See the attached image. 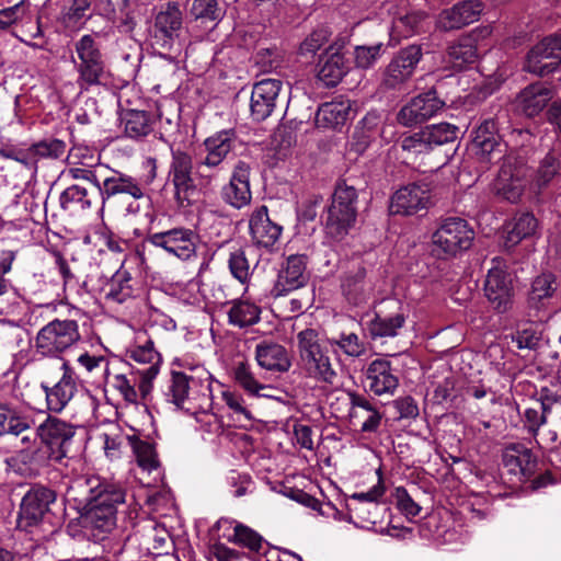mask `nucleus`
<instances>
[{
  "mask_svg": "<svg viewBox=\"0 0 561 561\" xmlns=\"http://www.w3.org/2000/svg\"><path fill=\"white\" fill-rule=\"evenodd\" d=\"M357 191L345 183H339L332 195L324 218V232L328 238L341 242L355 226L357 218Z\"/></svg>",
  "mask_w": 561,
  "mask_h": 561,
  "instance_id": "nucleus-1",
  "label": "nucleus"
},
{
  "mask_svg": "<svg viewBox=\"0 0 561 561\" xmlns=\"http://www.w3.org/2000/svg\"><path fill=\"white\" fill-rule=\"evenodd\" d=\"M42 446L32 451V462L43 466L49 461H60L68 451L75 436V427L57 417H47L36 430Z\"/></svg>",
  "mask_w": 561,
  "mask_h": 561,
  "instance_id": "nucleus-2",
  "label": "nucleus"
},
{
  "mask_svg": "<svg viewBox=\"0 0 561 561\" xmlns=\"http://www.w3.org/2000/svg\"><path fill=\"white\" fill-rule=\"evenodd\" d=\"M99 33L84 34L75 43V50L79 62H76L78 72L77 83L81 90L99 85L106 77V60L98 41Z\"/></svg>",
  "mask_w": 561,
  "mask_h": 561,
  "instance_id": "nucleus-3",
  "label": "nucleus"
},
{
  "mask_svg": "<svg viewBox=\"0 0 561 561\" xmlns=\"http://www.w3.org/2000/svg\"><path fill=\"white\" fill-rule=\"evenodd\" d=\"M474 240V230L460 217H448L432 234V252L438 259H448L469 250Z\"/></svg>",
  "mask_w": 561,
  "mask_h": 561,
  "instance_id": "nucleus-4",
  "label": "nucleus"
},
{
  "mask_svg": "<svg viewBox=\"0 0 561 561\" xmlns=\"http://www.w3.org/2000/svg\"><path fill=\"white\" fill-rule=\"evenodd\" d=\"M470 149L480 163L491 164L504 159L505 142L497 119L481 118L470 131Z\"/></svg>",
  "mask_w": 561,
  "mask_h": 561,
  "instance_id": "nucleus-5",
  "label": "nucleus"
},
{
  "mask_svg": "<svg viewBox=\"0 0 561 561\" xmlns=\"http://www.w3.org/2000/svg\"><path fill=\"white\" fill-rule=\"evenodd\" d=\"M530 176L531 168L523 157L506 156L495 183L497 195L512 204L518 203L527 184H530Z\"/></svg>",
  "mask_w": 561,
  "mask_h": 561,
  "instance_id": "nucleus-6",
  "label": "nucleus"
},
{
  "mask_svg": "<svg viewBox=\"0 0 561 561\" xmlns=\"http://www.w3.org/2000/svg\"><path fill=\"white\" fill-rule=\"evenodd\" d=\"M194 168L193 158L187 151L171 148L168 181L173 185L174 199L179 207L191 206L197 192Z\"/></svg>",
  "mask_w": 561,
  "mask_h": 561,
  "instance_id": "nucleus-7",
  "label": "nucleus"
},
{
  "mask_svg": "<svg viewBox=\"0 0 561 561\" xmlns=\"http://www.w3.org/2000/svg\"><path fill=\"white\" fill-rule=\"evenodd\" d=\"M199 242L198 233L190 228L175 227L161 232L149 231L142 241L141 248L146 244L163 249L170 255L182 261H188L196 256L197 244Z\"/></svg>",
  "mask_w": 561,
  "mask_h": 561,
  "instance_id": "nucleus-8",
  "label": "nucleus"
},
{
  "mask_svg": "<svg viewBox=\"0 0 561 561\" xmlns=\"http://www.w3.org/2000/svg\"><path fill=\"white\" fill-rule=\"evenodd\" d=\"M558 287L557 276L551 272H543L531 280L526 299L529 319L534 322L545 323L551 318Z\"/></svg>",
  "mask_w": 561,
  "mask_h": 561,
  "instance_id": "nucleus-9",
  "label": "nucleus"
},
{
  "mask_svg": "<svg viewBox=\"0 0 561 561\" xmlns=\"http://www.w3.org/2000/svg\"><path fill=\"white\" fill-rule=\"evenodd\" d=\"M183 30V11L178 1H168L157 8L151 28L152 46L171 51Z\"/></svg>",
  "mask_w": 561,
  "mask_h": 561,
  "instance_id": "nucleus-10",
  "label": "nucleus"
},
{
  "mask_svg": "<svg viewBox=\"0 0 561 561\" xmlns=\"http://www.w3.org/2000/svg\"><path fill=\"white\" fill-rule=\"evenodd\" d=\"M125 502V492L117 486L98 492L96 501L87 507L83 520L87 527L108 533L116 525L117 505Z\"/></svg>",
  "mask_w": 561,
  "mask_h": 561,
  "instance_id": "nucleus-11",
  "label": "nucleus"
},
{
  "mask_svg": "<svg viewBox=\"0 0 561 561\" xmlns=\"http://www.w3.org/2000/svg\"><path fill=\"white\" fill-rule=\"evenodd\" d=\"M561 65V35L550 34L527 53L523 69L540 78L556 72Z\"/></svg>",
  "mask_w": 561,
  "mask_h": 561,
  "instance_id": "nucleus-12",
  "label": "nucleus"
},
{
  "mask_svg": "<svg viewBox=\"0 0 561 561\" xmlns=\"http://www.w3.org/2000/svg\"><path fill=\"white\" fill-rule=\"evenodd\" d=\"M423 57L420 45L401 48L382 71L381 87L385 90H401L411 79Z\"/></svg>",
  "mask_w": 561,
  "mask_h": 561,
  "instance_id": "nucleus-13",
  "label": "nucleus"
},
{
  "mask_svg": "<svg viewBox=\"0 0 561 561\" xmlns=\"http://www.w3.org/2000/svg\"><path fill=\"white\" fill-rule=\"evenodd\" d=\"M446 106L436 87H432L413 96L397 114L399 124L412 127L435 116Z\"/></svg>",
  "mask_w": 561,
  "mask_h": 561,
  "instance_id": "nucleus-14",
  "label": "nucleus"
},
{
  "mask_svg": "<svg viewBox=\"0 0 561 561\" xmlns=\"http://www.w3.org/2000/svg\"><path fill=\"white\" fill-rule=\"evenodd\" d=\"M352 69V56L343 47L329 46L316 66L317 78L325 88L336 87Z\"/></svg>",
  "mask_w": 561,
  "mask_h": 561,
  "instance_id": "nucleus-15",
  "label": "nucleus"
},
{
  "mask_svg": "<svg viewBox=\"0 0 561 561\" xmlns=\"http://www.w3.org/2000/svg\"><path fill=\"white\" fill-rule=\"evenodd\" d=\"M483 290L496 313H505L512 309L515 290L513 278L506 271L500 267L489 270Z\"/></svg>",
  "mask_w": 561,
  "mask_h": 561,
  "instance_id": "nucleus-16",
  "label": "nucleus"
},
{
  "mask_svg": "<svg viewBox=\"0 0 561 561\" xmlns=\"http://www.w3.org/2000/svg\"><path fill=\"white\" fill-rule=\"evenodd\" d=\"M431 188L425 182H414L399 188L391 197L389 210L393 215L412 216L427 209Z\"/></svg>",
  "mask_w": 561,
  "mask_h": 561,
  "instance_id": "nucleus-17",
  "label": "nucleus"
},
{
  "mask_svg": "<svg viewBox=\"0 0 561 561\" xmlns=\"http://www.w3.org/2000/svg\"><path fill=\"white\" fill-rule=\"evenodd\" d=\"M56 501V493L45 486L32 488L22 499L18 526L26 529L37 525Z\"/></svg>",
  "mask_w": 561,
  "mask_h": 561,
  "instance_id": "nucleus-18",
  "label": "nucleus"
},
{
  "mask_svg": "<svg viewBox=\"0 0 561 561\" xmlns=\"http://www.w3.org/2000/svg\"><path fill=\"white\" fill-rule=\"evenodd\" d=\"M250 174L251 165L247 161L234 163L229 182L220 191V197L227 205L241 209L251 203Z\"/></svg>",
  "mask_w": 561,
  "mask_h": 561,
  "instance_id": "nucleus-19",
  "label": "nucleus"
},
{
  "mask_svg": "<svg viewBox=\"0 0 561 561\" xmlns=\"http://www.w3.org/2000/svg\"><path fill=\"white\" fill-rule=\"evenodd\" d=\"M79 339L78 324L73 320H54L37 334L38 348L66 351Z\"/></svg>",
  "mask_w": 561,
  "mask_h": 561,
  "instance_id": "nucleus-20",
  "label": "nucleus"
},
{
  "mask_svg": "<svg viewBox=\"0 0 561 561\" xmlns=\"http://www.w3.org/2000/svg\"><path fill=\"white\" fill-rule=\"evenodd\" d=\"M282 87L278 79H263L254 83L250 98V114L254 122L261 123L272 115Z\"/></svg>",
  "mask_w": 561,
  "mask_h": 561,
  "instance_id": "nucleus-21",
  "label": "nucleus"
},
{
  "mask_svg": "<svg viewBox=\"0 0 561 561\" xmlns=\"http://www.w3.org/2000/svg\"><path fill=\"white\" fill-rule=\"evenodd\" d=\"M249 232L256 248L271 250L279 240L283 226L271 219L266 205H261L250 215Z\"/></svg>",
  "mask_w": 561,
  "mask_h": 561,
  "instance_id": "nucleus-22",
  "label": "nucleus"
},
{
  "mask_svg": "<svg viewBox=\"0 0 561 561\" xmlns=\"http://www.w3.org/2000/svg\"><path fill=\"white\" fill-rule=\"evenodd\" d=\"M103 191L100 196L102 208L106 203L114 201L116 197L126 195L134 199H140L145 193L140 182L124 172L111 170L110 174L104 178Z\"/></svg>",
  "mask_w": 561,
  "mask_h": 561,
  "instance_id": "nucleus-23",
  "label": "nucleus"
},
{
  "mask_svg": "<svg viewBox=\"0 0 561 561\" xmlns=\"http://www.w3.org/2000/svg\"><path fill=\"white\" fill-rule=\"evenodd\" d=\"M168 397L178 408L192 412L199 397L198 380L183 371H172Z\"/></svg>",
  "mask_w": 561,
  "mask_h": 561,
  "instance_id": "nucleus-24",
  "label": "nucleus"
},
{
  "mask_svg": "<svg viewBox=\"0 0 561 561\" xmlns=\"http://www.w3.org/2000/svg\"><path fill=\"white\" fill-rule=\"evenodd\" d=\"M353 118V110L350 100H333L322 103L316 113L318 128H330L342 131V128Z\"/></svg>",
  "mask_w": 561,
  "mask_h": 561,
  "instance_id": "nucleus-25",
  "label": "nucleus"
},
{
  "mask_svg": "<svg viewBox=\"0 0 561 561\" xmlns=\"http://www.w3.org/2000/svg\"><path fill=\"white\" fill-rule=\"evenodd\" d=\"M538 219L531 211H517L503 226L504 247L514 249L523 240L531 238L538 229Z\"/></svg>",
  "mask_w": 561,
  "mask_h": 561,
  "instance_id": "nucleus-26",
  "label": "nucleus"
},
{
  "mask_svg": "<svg viewBox=\"0 0 561 561\" xmlns=\"http://www.w3.org/2000/svg\"><path fill=\"white\" fill-rule=\"evenodd\" d=\"M483 9L480 0H462L440 14L439 23L446 31L458 30L478 21Z\"/></svg>",
  "mask_w": 561,
  "mask_h": 561,
  "instance_id": "nucleus-27",
  "label": "nucleus"
},
{
  "mask_svg": "<svg viewBox=\"0 0 561 561\" xmlns=\"http://www.w3.org/2000/svg\"><path fill=\"white\" fill-rule=\"evenodd\" d=\"M306 257L304 255H290L286 265L279 271L273 291L275 296H283L296 290L307 283Z\"/></svg>",
  "mask_w": 561,
  "mask_h": 561,
  "instance_id": "nucleus-28",
  "label": "nucleus"
},
{
  "mask_svg": "<svg viewBox=\"0 0 561 561\" xmlns=\"http://www.w3.org/2000/svg\"><path fill=\"white\" fill-rule=\"evenodd\" d=\"M350 417L363 433H376L381 424L382 414L364 396L351 393Z\"/></svg>",
  "mask_w": 561,
  "mask_h": 561,
  "instance_id": "nucleus-29",
  "label": "nucleus"
},
{
  "mask_svg": "<svg viewBox=\"0 0 561 561\" xmlns=\"http://www.w3.org/2000/svg\"><path fill=\"white\" fill-rule=\"evenodd\" d=\"M234 129H224L204 140L206 156L203 158L208 167H222L225 160L234 148Z\"/></svg>",
  "mask_w": 561,
  "mask_h": 561,
  "instance_id": "nucleus-30",
  "label": "nucleus"
},
{
  "mask_svg": "<svg viewBox=\"0 0 561 561\" xmlns=\"http://www.w3.org/2000/svg\"><path fill=\"white\" fill-rule=\"evenodd\" d=\"M560 176L561 151L551 149L539 161L537 169L535 171L531 170L530 186L539 194Z\"/></svg>",
  "mask_w": 561,
  "mask_h": 561,
  "instance_id": "nucleus-31",
  "label": "nucleus"
},
{
  "mask_svg": "<svg viewBox=\"0 0 561 561\" xmlns=\"http://www.w3.org/2000/svg\"><path fill=\"white\" fill-rule=\"evenodd\" d=\"M382 114L378 111L368 112L356 125L353 133V148L363 153L381 134Z\"/></svg>",
  "mask_w": 561,
  "mask_h": 561,
  "instance_id": "nucleus-32",
  "label": "nucleus"
},
{
  "mask_svg": "<svg viewBox=\"0 0 561 561\" xmlns=\"http://www.w3.org/2000/svg\"><path fill=\"white\" fill-rule=\"evenodd\" d=\"M136 285L137 280L122 266L106 284L105 299L117 304L135 299L139 291Z\"/></svg>",
  "mask_w": 561,
  "mask_h": 561,
  "instance_id": "nucleus-33",
  "label": "nucleus"
},
{
  "mask_svg": "<svg viewBox=\"0 0 561 561\" xmlns=\"http://www.w3.org/2000/svg\"><path fill=\"white\" fill-rule=\"evenodd\" d=\"M478 60L476 39L471 36H461L451 43L446 50V61L455 71H461Z\"/></svg>",
  "mask_w": 561,
  "mask_h": 561,
  "instance_id": "nucleus-34",
  "label": "nucleus"
},
{
  "mask_svg": "<svg viewBox=\"0 0 561 561\" xmlns=\"http://www.w3.org/2000/svg\"><path fill=\"white\" fill-rule=\"evenodd\" d=\"M367 380L370 391L376 396L392 394L398 387V378L391 373L389 362L374 360L367 369Z\"/></svg>",
  "mask_w": 561,
  "mask_h": 561,
  "instance_id": "nucleus-35",
  "label": "nucleus"
},
{
  "mask_svg": "<svg viewBox=\"0 0 561 561\" xmlns=\"http://www.w3.org/2000/svg\"><path fill=\"white\" fill-rule=\"evenodd\" d=\"M45 392L47 408L51 412H61L77 392V385L72 376L65 373L53 387L42 385Z\"/></svg>",
  "mask_w": 561,
  "mask_h": 561,
  "instance_id": "nucleus-36",
  "label": "nucleus"
},
{
  "mask_svg": "<svg viewBox=\"0 0 561 561\" xmlns=\"http://www.w3.org/2000/svg\"><path fill=\"white\" fill-rule=\"evenodd\" d=\"M98 201L96 196L80 184L66 187L59 195L60 208L72 215L90 210Z\"/></svg>",
  "mask_w": 561,
  "mask_h": 561,
  "instance_id": "nucleus-37",
  "label": "nucleus"
},
{
  "mask_svg": "<svg viewBox=\"0 0 561 561\" xmlns=\"http://www.w3.org/2000/svg\"><path fill=\"white\" fill-rule=\"evenodd\" d=\"M140 546L142 550L150 554L161 556L168 553L172 542L164 526L156 522H149L142 527Z\"/></svg>",
  "mask_w": 561,
  "mask_h": 561,
  "instance_id": "nucleus-38",
  "label": "nucleus"
},
{
  "mask_svg": "<svg viewBox=\"0 0 561 561\" xmlns=\"http://www.w3.org/2000/svg\"><path fill=\"white\" fill-rule=\"evenodd\" d=\"M226 12V2L220 4L218 0H193L188 10L192 20L211 28L224 20Z\"/></svg>",
  "mask_w": 561,
  "mask_h": 561,
  "instance_id": "nucleus-39",
  "label": "nucleus"
},
{
  "mask_svg": "<svg viewBox=\"0 0 561 561\" xmlns=\"http://www.w3.org/2000/svg\"><path fill=\"white\" fill-rule=\"evenodd\" d=\"M550 99V89L541 83L527 85L518 95L519 105L523 112L529 117L538 115L548 105Z\"/></svg>",
  "mask_w": 561,
  "mask_h": 561,
  "instance_id": "nucleus-40",
  "label": "nucleus"
},
{
  "mask_svg": "<svg viewBox=\"0 0 561 561\" xmlns=\"http://www.w3.org/2000/svg\"><path fill=\"white\" fill-rule=\"evenodd\" d=\"M113 486L104 484L99 477H80L73 480L68 488V496L88 507L96 501L98 492Z\"/></svg>",
  "mask_w": 561,
  "mask_h": 561,
  "instance_id": "nucleus-41",
  "label": "nucleus"
},
{
  "mask_svg": "<svg viewBox=\"0 0 561 561\" xmlns=\"http://www.w3.org/2000/svg\"><path fill=\"white\" fill-rule=\"evenodd\" d=\"M366 268L358 265L355 270L348 271L342 279V293L347 301L359 306L366 300Z\"/></svg>",
  "mask_w": 561,
  "mask_h": 561,
  "instance_id": "nucleus-42",
  "label": "nucleus"
},
{
  "mask_svg": "<svg viewBox=\"0 0 561 561\" xmlns=\"http://www.w3.org/2000/svg\"><path fill=\"white\" fill-rule=\"evenodd\" d=\"M122 122L125 126V134L129 138H142L153 130L154 121L151 113L147 111L127 110Z\"/></svg>",
  "mask_w": 561,
  "mask_h": 561,
  "instance_id": "nucleus-43",
  "label": "nucleus"
},
{
  "mask_svg": "<svg viewBox=\"0 0 561 561\" xmlns=\"http://www.w3.org/2000/svg\"><path fill=\"white\" fill-rule=\"evenodd\" d=\"M525 328L517 330L512 334V340L517 343L518 348H528L529 351H541L549 346V341L543 336V331L540 328L542 323L534 322Z\"/></svg>",
  "mask_w": 561,
  "mask_h": 561,
  "instance_id": "nucleus-44",
  "label": "nucleus"
},
{
  "mask_svg": "<svg viewBox=\"0 0 561 561\" xmlns=\"http://www.w3.org/2000/svg\"><path fill=\"white\" fill-rule=\"evenodd\" d=\"M128 443L134 451L139 468L148 474H160V462L154 447L148 443L135 437H127Z\"/></svg>",
  "mask_w": 561,
  "mask_h": 561,
  "instance_id": "nucleus-45",
  "label": "nucleus"
},
{
  "mask_svg": "<svg viewBox=\"0 0 561 561\" xmlns=\"http://www.w3.org/2000/svg\"><path fill=\"white\" fill-rule=\"evenodd\" d=\"M431 150L440 146H454L460 139V128L447 122L425 126Z\"/></svg>",
  "mask_w": 561,
  "mask_h": 561,
  "instance_id": "nucleus-46",
  "label": "nucleus"
},
{
  "mask_svg": "<svg viewBox=\"0 0 561 561\" xmlns=\"http://www.w3.org/2000/svg\"><path fill=\"white\" fill-rule=\"evenodd\" d=\"M260 308L248 300H234L228 311L229 323L244 328L252 325L260 320Z\"/></svg>",
  "mask_w": 561,
  "mask_h": 561,
  "instance_id": "nucleus-47",
  "label": "nucleus"
},
{
  "mask_svg": "<svg viewBox=\"0 0 561 561\" xmlns=\"http://www.w3.org/2000/svg\"><path fill=\"white\" fill-rule=\"evenodd\" d=\"M302 359L310 376L325 382H333L336 374L325 353H306Z\"/></svg>",
  "mask_w": 561,
  "mask_h": 561,
  "instance_id": "nucleus-48",
  "label": "nucleus"
},
{
  "mask_svg": "<svg viewBox=\"0 0 561 561\" xmlns=\"http://www.w3.org/2000/svg\"><path fill=\"white\" fill-rule=\"evenodd\" d=\"M504 462L513 471L518 469L525 477L530 476L536 466L531 450L523 446L507 448L504 454Z\"/></svg>",
  "mask_w": 561,
  "mask_h": 561,
  "instance_id": "nucleus-49",
  "label": "nucleus"
},
{
  "mask_svg": "<svg viewBox=\"0 0 561 561\" xmlns=\"http://www.w3.org/2000/svg\"><path fill=\"white\" fill-rule=\"evenodd\" d=\"M94 0H71L62 9V23L66 26H82L93 16Z\"/></svg>",
  "mask_w": 561,
  "mask_h": 561,
  "instance_id": "nucleus-50",
  "label": "nucleus"
},
{
  "mask_svg": "<svg viewBox=\"0 0 561 561\" xmlns=\"http://www.w3.org/2000/svg\"><path fill=\"white\" fill-rule=\"evenodd\" d=\"M30 426L28 419L20 415L7 404L0 403V435L13 434L18 436Z\"/></svg>",
  "mask_w": 561,
  "mask_h": 561,
  "instance_id": "nucleus-51",
  "label": "nucleus"
},
{
  "mask_svg": "<svg viewBox=\"0 0 561 561\" xmlns=\"http://www.w3.org/2000/svg\"><path fill=\"white\" fill-rule=\"evenodd\" d=\"M425 18V13L421 11H412L403 15L396 16L392 21L391 34H396L398 37L408 38L419 32Z\"/></svg>",
  "mask_w": 561,
  "mask_h": 561,
  "instance_id": "nucleus-52",
  "label": "nucleus"
},
{
  "mask_svg": "<svg viewBox=\"0 0 561 561\" xmlns=\"http://www.w3.org/2000/svg\"><path fill=\"white\" fill-rule=\"evenodd\" d=\"M405 323V314L397 312L393 316L381 317L376 314L375 319L370 322V333L373 336H396L398 330Z\"/></svg>",
  "mask_w": 561,
  "mask_h": 561,
  "instance_id": "nucleus-53",
  "label": "nucleus"
},
{
  "mask_svg": "<svg viewBox=\"0 0 561 561\" xmlns=\"http://www.w3.org/2000/svg\"><path fill=\"white\" fill-rule=\"evenodd\" d=\"M385 53V44L382 42L373 45H357L352 54L355 66L359 69H369L381 58Z\"/></svg>",
  "mask_w": 561,
  "mask_h": 561,
  "instance_id": "nucleus-54",
  "label": "nucleus"
},
{
  "mask_svg": "<svg viewBox=\"0 0 561 561\" xmlns=\"http://www.w3.org/2000/svg\"><path fill=\"white\" fill-rule=\"evenodd\" d=\"M232 376L234 381L249 394L257 396L264 386L260 383L250 370L247 363L240 360L232 367Z\"/></svg>",
  "mask_w": 561,
  "mask_h": 561,
  "instance_id": "nucleus-55",
  "label": "nucleus"
},
{
  "mask_svg": "<svg viewBox=\"0 0 561 561\" xmlns=\"http://www.w3.org/2000/svg\"><path fill=\"white\" fill-rule=\"evenodd\" d=\"M37 162L42 159H60L66 152V142L58 138H47L32 144Z\"/></svg>",
  "mask_w": 561,
  "mask_h": 561,
  "instance_id": "nucleus-56",
  "label": "nucleus"
},
{
  "mask_svg": "<svg viewBox=\"0 0 561 561\" xmlns=\"http://www.w3.org/2000/svg\"><path fill=\"white\" fill-rule=\"evenodd\" d=\"M259 366L266 371L284 373L291 366V359L288 353H256Z\"/></svg>",
  "mask_w": 561,
  "mask_h": 561,
  "instance_id": "nucleus-57",
  "label": "nucleus"
},
{
  "mask_svg": "<svg viewBox=\"0 0 561 561\" xmlns=\"http://www.w3.org/2000/svg\"><path fill=\"white\" fill-rule=\"evenodd\" d=\"M228 267L231 275L241 284H245L250 276V264L245 251L241 248L230 252Z\"/></svg>",
  "mask_w": 561,
  "mask_h": 561,
  "instance_id": "nucleus-58",
  "label": "nucleus"
},
{
  "mask_svg": "<svg viewBox=\"0 0 561 561\" xmlns=\"http://www.w3.org/2000/svg\"><path fill=\"white\" fill-rule=\"evenodd\" d=\"M400 146L403 151L413 154H425L432 151L425 127L411 135L402 136Z\"/></svg>",
  "mask_w": 561,
  "mask_h": 561,
  "instance_id": "nucleus-59",
  "label": "nucleus"
},
{
  "mask_svg": "<svg viewBox=\"0 0 561 561\" xmlns=\"http://www.w3.org/2000/svg\"><path fill=\"white\" fill-rule=\"evenodd\" d=\"M330 35L328 27L313 30L300 44L299 55H314L329 41Z\"/></svg>",
  "mask_w": 561,
  "mask_h": 561,
  "instance_id": "nucleus-60",
  "label": "nucleus"
},
{
  "mask_svg": "<svg viewBox=\"0 0 561 561\" xmlns=\"http://www.w3.org/2000/svg\"><path fill=\"white\" fill-rule=\"evenodd\" d=\"M221 170L222 167H208L205 164V160L201 159L195 165L197 186L207 187L217 184Z\"/></svg>",
  "mask_w": 561,
  "mask_h": 561,
  "instance_id": "nucleus-61",
  "label": "nucleus"
},
{
  "mask_svg": "<svg viewBox=\"0 0 561 561\" xmlns=\"http://www.w3.org/2000/svg\"><path fill=\"white\" fill-rule=\"evenodd\" d=\"M26 11L27 5L24 1L0 9V30H8L11 25L22 21Z\"/></svg>",
  "mask_w": 561,
  "mask_h": 561,
  "instance_id": "nucleus-62",
  "label": "nucleus"
},
{
  "mask_svg": "<svg viewBox=\"0 0 561 561\" xmlns=\"http://www.w3.org/2000/svg\"><path fill=\"white\" fill-rule=\"evenodd\" d=\"M280 62V54L276 48H261L255 55V64L263 72L276 70Z\"/></svg>",
  "mask_w": 561,
  "mask_h": 561,
  "instance_id": "nucleus-63",
  "label": "nucleus"
},
{
  "mask_svg": "<svg viewBox=\"0 0 561 561\" xmlns=\"http://www.w3.org/2000/svg\"><path fill=\"white\" fill-rule=\"evenodd\" d=\"M233 537L236 542L248 547L251 550L257 551L261 548L262 537L247 526L237 525L234 527Z\"/></svg>",
  "mask_w": 561,
  "mask_h": 561,
  "instance_id": "nucleus-64",
  "label": "nucleus"
}]
</instances>
